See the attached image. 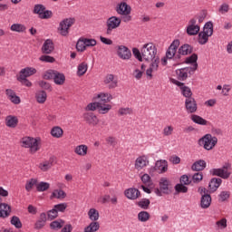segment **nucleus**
Returning <instances> with one entry per match:
<instances>
[{
	"mask_svg": "<svg viewBox=\"0 0 232 232\" xmlns=\"http://www.w3.org/2000/svg\"><path fill=\"white\" fill-rule=\"evenodd\" d=\"M157 53V46H155L153 43L145 44L141 47V55L145 61H156L157 59H160Z\"/></svg>",
	"mask_w": 232,
	"mask_h": 232,
	"instance_id": "nucleus-2",
	"label": "nucleus"
},
{
	"mask_svg": "<svg viewBox=\"0 0 232 232\" xmlns=\"http://www.w3.org/2000/svg\"><path fill=\"white\" fill-rule=\"evenodd\" d=\"M44 79H53L55 84L58 85L64 84V82L66 81V77L64 76V74L53 70H49L45 72V73L44 74Z\"/></svg>",
	"mask_w": 232,
	"mask_h": 232,
	"instance_id": "nucleus-7",
	"label": "nucleus"
},
{
	"mask_svg": "<svg viewBox=\"0 0 232 232\" xmlns=\"http://www.w3.org/2000/svg\"><path fill=\"white\" fill-rule=\"evenodd\" d=\"M201 33L205 34V35H208V37H211V35H213V22L206 23Z\"/></svg>",
	"mask_w": 232,
	"mask_h": 232,
	"instance_id": "nucleus-38",
	"label": "nucleus"
},
{
	"mask_svg": "<svg viewBox=\"0 0 232 232\" xmlns=\"http://www.w3.org/2000/svg\"><path fill=\"white\" fill-rule=\"evenodd\" d=\"M218 12H219V14H221V15H226V14H227L229 12L228 4L223 3L218 8Z\"/></svg>",
	"mask_w": 232,
	"mask_h": 232,
	"instance_id": "nucleus-56",
	"label": "nucleus"
},
{
	"mask_svg": "<svg viewBox=\"0 0 232 232\" xmlns=\"http://www.w3.org/2000/svg\"><path fill=\"white\" fill-rule=\"evenodd\" d=\"M175 190L178 193H188V187L184 186L182 183L181 184H177L175 186Z\"/></svg>",
	"mask_w": 232,
	"mask_h": 232,
	"instance_id": "nucleus-61",
	"label": "nucleus"
},
{
	"mask_svg": "<svg viewBox=\"0 0 232 232\" xmlns=\"http://www.w3.org/2000/svg\"><path fill=\"white\" fill-rule=\"evenodd\" d=\"M63 226H64V221H63L61 219L53 221L50 224L51 229H61V227H63Z\"/></svg>",
	"mask_w": 232,
	"mask_h": 232,
	"instance_id": "nucleus-53",
	"label": "nucleus"
},
{
	"mask_svg": "<svg viewBox=\"0 0 232 232\" xmlns=\"http://www.w3.org/2000/svg\"><path fill=\"white\" fill-rule=\"evenodd\" d=\"M37 179H28L25 183V190L30 192L34 188V186L37 188Z\"/></svg>",
	"mask_w": 232,
	"mask_h": 232,
	"instance_id": "nucleus-48",
	"label": "nucleus"
},
{
	"mask_svg": "<svg viewBox=\"0 0 232 232\" xmlns=\"http://www.w3.org/2000/svg\"><path fill=\"white\" fill-rule=\"evenodd\" d=\"M136 204L137 206H139V208H141V209H148L151 202L148 198H142L141 200L138 201Z\"/></svg>",
	"mask_w": 232,
	"mask_h": 232,
	"instance_id": "nucleus-50",
	"label": "nucleus"
},
{
	"mask_svg": "<svg viewBox=\"0 0 232 232\" xmlns=\"http://www.w3.org/2000/svg\"><path fill=\"white\" fill-rule=\"evenodd\" d=\"M231 162L226 161L222 168L219 169H212L210 170V173L214 175L215 177H219L220 179H223L224 180H227L229 177H231Z\"/></svg>",
	"mask_w": 232,
	"mask_h": 232,
	"instance_id": "nucleus-5",
	"label": "nucleus"
},
{
	"mask_svg": "<svg viewBox=\"0 0 232 232\" xmlns=\"http://www.w3.org/2000/svg\"><path fill=\"white\" fill-rule=\"evenodd\" d=\"M51 198H66V192H64L63 189H55L52 193Z\"/></svg>",
	"mask_w": 232,
	"mask_h": 232,
	"instance_id": "nucleus-43",
	"label": "nucleus"
},
{
	"mask_svg": "<svg viewBox=\"0 0 232 232\" xmlns=\"http://www.w3.org/2000/svg\"><path fill=\"white\" fill-rule=\"evenodd\" d=\"M206 169V161L203 160H199L196 161L191 167V169L193 171H202V169Z\"/></svg>",
	"mask_w": 232,
	"mask_h": 232,
	"instance_id": "nucleus-37",
	"label": "nucleus"
},
{
	"mask_svg": "<svg viewBox=\"0 0 232 232\" xmlns=\"http://www.w3.org/2000/svg\"><path fill=\"white\" fill-rule=\"evenodd\" d=\"M17 124H19V119H17V116H6L5 126H7V128H17Z\"/></svg>",
	"mask_w": 232,
	"mask_h": 232,
	"instance_id": "nucleus-28",
	"label": "nucleus"
},
{
	"mask_svg": "<svg viewBox=\"0 0 232 232\" xmlns=\"http://www.w3.org/2000/svg\"><path fill=\"white\" fill-rule=\"evenodd\" d=\"M151 63L150 67L146 71V75L149 77V79L153 78V72H157L159 70V64H160V59L156 58V60H151Z\"/></svg>",
	"mask_w": 232,
	"mask_h": 232,
	"instance_id": "nucleus-19",
	"label": "nucleus"
},
{
	"mask_svg": "<svg viewBox=\"0 0 232 232\" xmlns=\"http://www.w3.org/2000/svg\"><path fill=\"white\" fill-rule=\"evenodd\" d=\"M34 14H37L40 19H51L53 13L50 10H46V7L43 5H35L34 8Z\"/></svg>",
	"mask_w": 232,
	"mask_h": 232,
	"instance_id": "nucleus-10",
	"label": "nucleus"
},
{
	"mask_svg": "<svg viewBox=\"0 0 232 232\" xmlns=\"http://www.w3.org/2000/svg\"><path fill=\"white\" fill-rule=\"evenodd\" d=\"M229 197H231V192L223 190L218 194V202H227V200H229Z\"/></svg>",
	"mask_w": 232,
	"mask_h": 232,
	"instance_id": "nucleus-42",
	"label": "nucleus"
},
{
	"mask_svg": "<svg viewBox=\"0 0 232 232\" xmlns=\"http://www.w3.org/2000/svg\"><path fill=\"white\" fill-rule=\"evenodd\" d=\"M115 12L118 15H124V14H131V6L126 2H121L115 7Z\"/></svg>",
	"mask_w": 232,
	"mask_h": 232,
	"instance_id": "nucleus-15",
	"label": "nucleus"
},
{
	"mask_svg": "<svg viewBox=\"0 0 232 232\" xmlns=\"http://www.w3.org/2000/svg\"><path fill=\"white\" fill-rule=\"evenodd\" d=\"M141 181L143 182V184H145V186H151V177H150V175L148 174H144L143 176H141Z\"/></svg>",
	"mask_w": 232,
	"mask_h": 232,
	"instance_id": "nucleus-62",
	"label": "nucleus"
},
{
	"mask_svg": "<svg viewBox=\"0 0 232 232\" xmlns=\"http://www.w3.org/2000/svg\"><path fill=\"white\" fill-rule=\"evenodd\" d=\"M232 86L231 84H224L223 91L221 92L224 97H227L229 95V92H231Z\"/></svg>",
	"mask_w": 232,
	"mask_h": 232,
	"instance_id": "nucleus-64",
	"label": "nucleus"
},
{
	"mask_svg": "<svg viewBox=\"0 0 232 232\" xmlns=\"http://www.w3.org/2000/svg\"><path fill=\"white\" fill-rule=\"evenodd\" d=\"M179 46H180V41L174 40L166 52V58L173 59V57H175V53H177V50L179 49Z\"/></svg>",
	"mask_w": 232,
	"mask_h": 232,
	"instance_id": "nucleus-17",
	"label": "nucleus"
},
{
	"mask_svg": "<svg viewBox=\"0 0 232 232\" xmlns=\"http://www.w3.org/2000/svg\"><path fill=\"white\" fill-rule=\"evenodd\" d=\"M121 24V19L119 16H111L106 21V34L111 35L113 30H117Z\"/></svg>",
	"mask_w": 232,
	"mask_h": 232,
	"instance_id": "nucleus-9",
	"label": "nucleus"
},
{
	"mask_svg": "<svg viewBox=\"0 0 232 232\" xmlns=\"http://www.w3.org/2000/svg\"><path fill=\"white\" fill-rule=\"evenodd\" d=\"M200 206H201L202 209H208V208H209V206H211V196L208 194H204L201 197Z\"/></svg>",
	"mask_w": 232,
	"mask_h": 232,
	"instance_id": "nucleus-31",
	"label": "nucleus"
},
{
	"mask_svg": "<svg viewBox=\"0 0 232 232\" xmlns=\"http://www.w3.org/2000/svg\"><path fill=\"white\" fill-rule=\"evenodd\" d=\"M173 84H176V86H179L182 95L186 97V99H193V97H191L193 95V92H191V88L186 86L184 82H180L177 80H174Z\"/></svg>",
	"mask_w": 232,
	"mask_h": 232,
	"instance_id": "nucleus-14",
	"label": "nucleus"
},
{
	"mask_svg": "<svg viewBox=\"0 0 232 232\" xmlns=\"http://www.w3.org/2000/svg\"><path fill=\"white\" fill-rule=\"evenodd\" d=\"M53 160H54V159L51 157V158H49V160H44L41 161L38 164L39 170L44 171V172L50 171V169H52V168H53Z\"/></svg>",
	"mask_w": 232,
	"mask_h": 232,
	"instance_id": "nucleus-18",
	"label": "nucleus"
},
{
	"mask_svg": "<svg viewBox=\"0 0 232 232\" xmlns=\"http://www.w3.org/2000/svg\"><path fill=\"white\" fill-rule=\"evenodd\" d=\"M84 121L91 126H97L99 124V118L93 112H87L83 115Z\"/></svg>",
	"mask_w": 232,
	"mask_h": 232,
	"instance_id": "nucleus-23",
	"label": "nucleus"
},
{
	"mask_svg": "<svg viewBox=\"0 0 232 232\" xmlns=\"http://www.w3.org/2000/svg\"><path fill=\"white\" fill-rule=\"evenodd\" d=\"M198 34V44H201V45L208 44V42L209 41V36L208 34H205L202 32H199Z\"/></svg>",
	"mask_w": 232,
	"mask_h": 232,
	"instance_id": "nucleus-44",
	"label": "nucleus"
},
{
	"mask_svg": "<svg viewBox=\"0 0 232 232\" xmlns=\"http://www.w3.org/2000/svg\"><path fill=\"white\" fill-rule=\"evenodd\" d=\"M21 143L23 148H29L30 153H37L41 150V138L24 137Z\"/></svg>",
	"mask_w": 232,
	"mask_h": 232,
	"instance_id": "nucleus-3",
	"label": "nucleus"
},
{
	"mask_svg": "<svg viewBox=\"0 0 232 232\" xmlns=\"http://www.w3.org/2000/svg\"><path fill=\"white\" fill-rule=\"evenodd\" d=\"M198 59V56L197 54H192L186 59V63L192 64V67H185L176 71L178 79H179V81H186V79H188V75H189V73H193V72L198 68V64L197 63Z\"/></svg>",
	"mask_w": 232,
	"mask_h": 232,
	"instance_id": "nucleus-1",
	"label": "nucleus"
},
{
	"mask_svg": "<svg viewBox=\"0 0 232 232\" xmlns=\"http://www.w3.org/2000/svg\"><path fill=\"white\" fill-rule=\"evenodd\" d=\"M88 217L92 222H97V219L99 218V210L91 208L88 212Z\"/></svg>",
	"mask_w": 232,
	"mask_h": 232,
	"instance_id": "nucleus-47",
	"label": "nucleus"
},
{
	"mask_svg": "<svg viewBox=\"0 0 232 232\" xmlns=\"http://www.w3.org/2000/svg\"><path fill=\"white\" fill-rule=\"evenodd\" d=\"M76 50L78 52H84L86 50V44L84 38H80L76 44Z\"/></svg>",
	"mask_w": 232,
	"mask_h": 232,
	"instance_id": "nucleus-52",
	"label": "nucleus"
},
{
	"mask_svg": "<svg viewBox=\"0 0 232 232\" xmlns=\"http://www.w3.org/2000/svg\"><path fill=\"white\" fill-rule=\"evenodd\" d=\"M124 195L129 200H137L140 197V191L137 188H130L124 191Z\"/></svg>",
	"mask_w": 232,
	"mask_h": 232,
	"instance_id": "nucleus-21",
	"label": "nucleus"
},
{
	"mask_svg": "<svg viewBox=\"0 0 232 232\" xmlns=\"http://www.w3.org/2000/svg\"><path fill=\"white\" fill-rule=\"evenodd\" d=\"M47 98H48V95L46 94V92H44V91H38L35 93V99L39 104H44L46 102Z\"/></svg>",
	"mask_w": 232,
	"mask_h": 232,
	"instance_id": "nucleus-35",
	"label": "nucleus"
},
{
	"mask_svg": "<svg viewBox=\"0 0 232 232\" xmlns=\"http://www.w3.org/2000/svg\"><path fill=\"white\" fill-rule=\"evenodd\" d=\"M110 110H111V105L108 103H98V113L105 115V113H108Z\"/></svg>",
	"mask_w": 232,
	"mask_h": 232,
	"instance_id": "nucleus-39",
	"label": "nucleus"
},
{
	"mask_svg": "<svg viewBox=\"0 0 232 232\" xmlns=\"http://www.w3.org/2000/svg\"><path fill=\"white\" fill-rule=\"evenodd\" d=\"M173 130H174L173 126L168 125L164 127L162 130V135H164V137H169L170 135H173Z\"/></svg>",
	"mask_w": 232,
	"mask_h": 232,
	"instance_id": "nucleus-57",
	"label": "nucleus"
},
{
	"mask_svg": "<svg viewBox=\"0 0 232 232\" xmlns=\"http://www.w3.org/2000/svg\"><path fill=\"white\" fill-rule=\"evenodd\" d=\"M5 93L7 95V99H9L13 104H21V98L17 96L15 92H14L12 89H7Z\"/></svg>",
	"mask_w": 232,
	"mask_h": 232,
	"instance_id": "nucleus-26",
	"label": "nucleus"
},
{
	"mask_svg": "<svg viewBox=\"0 0 232 232\" xmlns=\"http://www.w3.org/2000/svg\"><path fill=\"white\" fill-rule=\"evenodd\" d=\"M169 186H171L169 179H168V178H161L160 179V188H155L154 193H156L158 197H162V193L164 195H169Z\"/></svg>",
	"mask_w": 232,
	"mask_h": 232,
	"instance_id": "nucleus-8",
	"label": "nucleus"
},
{
	"mask_svg": "<svg viewBox=\"0 0 232 232\" xmlns=\"http://www.w3.org/2000/svg\"><path fill=\"white\" fill-rule=\"evenodd\" d=\"M144 68H146V67L144 66V64H142L141 67H140V69H135V70H134L132 75H133V77H135V79H137L138 81H139L140 79H142V73H144Z\"/></svg>",
	"mask_w": 232,
	"mask_h": 232,
	"instance_id": "nucleus-51",
	"label": "nucleus"
},
{
	"mask_svg": "<svg viewBox=\"0 0 232 232\" xmlns=\"http://www.w3.org/2000/svg\"><path fill=\"white\" fill-rule=\"evenodd\" d=\"M222 184V179L220 178H213L209 182V188L211 191H217L218 188H220V185Z\"/></svg>",
	"mask_w": 232,
	"mask_h": 232,
	"instance_id": "nucleus-32",
	"label": "nucleus"
},
{
	"mask_svg": "<svg viewBox=\"0 0 232 232\" xmlns=\"http://www.w3.org/2000/svg\"><path fill=\"white\" fill-rule=\"evenodd\" d=\"M74 153L79 157H86L88 155V147L85 144L78 145L74 148Z\"/></svg>",
	"mask_w": 232,
	"mask_h": 232,
	"instance_id": "nucleus-29",
	"label": "nucleus"
},
{
	"mask_svg": "<svg viewBox=\"0 0 232 232\" xmlns=\"http://www.w3.org/2000/svg\"><path fill=\"white\" fill-rule=\"evenodd\" d=\"M51 135L54 139H61L64 135V130L59 126L53 127L51 130Z\"/></svg>",
	"mask_w": 232,
	"mask_h": 232,
	"instance_id": "nucleus-34",
	"label": "nucleus"
},
{
	"mask_svg": "<svg viewBox=\"0 0 232 232\" xmlns=\"http://www.w3.org/2000/svg\"><path fill=\"white\" fill-rule=\"evenodd\" d=\"M216 226L218 229H226L227 227V219L226 218H221L216 222Z\"/></svg>",
	"mask_w": 232,
	"mask_h": 232,
	"instance_id": "nucleus-54",
	"label": "nucleus"
},
{
	"mask_svg": "<svg viewBox=\"0 0 232 232\" xmlns=\"http://www.w3.org/2000/svg\"><path fill=\"white\" fill-rule=\"evenodd\" d=\"M37 70L34 67H26L20 71V79H26V77H31V75H35Z\"/></svg>",
	"mask_w": 232,
	"mask_h": 232,
	"instance_id": "nucleus-25",
	"label": "nucleus"
},
{
	"mask_svg": "<svg viewBox=\"0 0 232 232\" xmlns=\"http://www.w3.org/2000/svg\"><path fill=\"white\" fill-rule=\"evenodd\" d=\"M133 113V110L131 108H121L118 111V114L121 115V117L124 115H131Z\"/></svg>",
	"mask_w": 232,
	"mask_h": 232,
	"instance_id": "nucleus-55",
	"label": "nucleus"
},
{
	"mask_svg": "<svg viewBox=\"0 0 232 232\" xmlns=\"http://www.w3.org/2000/svg\"><path fill=\"white\" fill-rule=\"evenodd\" d=\"M102 82L109 90H113L119 86V78L114 74L108 73L103 77Z\"/></svg>",
	"mask_w": 232,
	"mask_h": 232,
	"instance_id": "nucleus-11",
	"label": "nucleus"
},
{
	"mask_svg": "<svg viewBox=\"0 0 232 232\" xmlns=\"http://www.w3.org/2000/svg\"><path fill=\"white\" fill-rule=\"evenodd\" d=\"M56 210V213H64V211H66V208H68V204L66 203H60V204H57V205H54L53 207Z\"/></svg>",
	"mask_w": 232,
	"mask_h": 232,
	"instance_id": "nucleus-58",
	"label": "nucleus"
},
{
	"mask_svg": "<svg viewBox=\"0 0 232 232\" xmlns=\"http://www.w3.org/2000/svg\"><path fill=\"white\" fill-rule=\"evenodd\" d=\"M75 24V18L73 17H69L63 19L62 22L59 24L58 27V33L60 35H63V37H66L68 34H70V28Z\"/></svg>",
	"mask_w": 232,
	"mask_h": 232,
	"instance_id": "nucleus-6",
	"label": "nucleus"
},
{
	"mask_svg": "<svg viewBox=\"0 0 232 232\" xmlns=\"http://www.w3.org/2000/svg\"><path fill=\"white\" fill-rule=\"evenodd\" d=\"M150 164V160L148 158V156L143 155V156H140L136 159L135 160V169H137L138 171H140V169H144V168H146V166H148Z\"/></svg>",
	"mask_w": 232,
	"mask_h": 232,
	"instance_id": "nucleus-16",
	"label": "nucleus"
},
{
	"mask_svg": "<svg viewBox=\"0 0 232 232\" xmlns=\"http://www.w3.org/2000/svg\"><path fill=\"white\" fill-rule=\"evenodd\" d=\"M39 59L42 63H55V58L50 55H42Z\"/></svg>",
	"mask_w": 232,
	"mask_h": 232,
	"instance_id": "nucleus-63",
	"label": "nucleus"
},
{
	"mask_svg": "<svg viewBox=\"0 0 232 232\" xmlns=\"http://www.w3.org/2000/svg\"><path fill=\"white\" fill-rule=\"evenodd\" d=\"M117 55L122 61H129V59H131V51L124 45H119L117 47Z\"/></svg>",
	"mask_w": 232,
	"mask_h": 232,
	"instance_id": "nucleus-13",
	"label": "nucleus"
},
{
	"mask_svg": "<svg viewBox=\"0 0 232 232\" xmlns=\"http://www.w3.org/2000/svg\"><path fill=\"white\" fill-rule=\"evenodd\" d=\"M185 108L188 113H195L197 111V102L194 98H187L185 100Z\"/></svg>",
	"mask_w": 232,
	"mask_h": 232,
	"instance_id": "nucleus-20",
	"label": "nucleus"
},
{
	"mask_svg": "<svg viewBox=\"0 0 232 232\" xmlns=\"http://www.w3.org/2000/svg\"><path fill=\"white\" fill-rule=\"evenodd\" d=\"M11 225L14 226L16 229H21L23 227V222H21V219L17 216H13L11 218Z\"/></svg>",
	"mask_w": 232,
	"mask_h": 232,
	"instance_id": "nucleus-49",
	"label": "nucleus"
},
{
	"mask_svg": "<svg viewBox=\"0 0 232 232\" xmlns=\"http://www.w3.org/2000/svg\"><path fill=\"white\" fill-rule=\"evenodd\" d=\"M96 99L98 100V103L108 104V102H110L113 97L108 92H101L97 95Z\"/></svg>",
	"mask_w": 232,
	"mask_h": 232,
	"instance_id": "nucleus-27",
	"label": "nucleus"
},
{
	"mask_svg": "<svg viewBox=\"0 0 232 232\" xmlns=\"http://www.w3.org/2000/svg\"><path fill=\"white\" fill-rule=\"evenodd\" d=\"M153 169L154 171H158V173H166L168 171V161L166 160L156 161Z\"/></svg>",
	"mask_w": 232,
	"mask_h": 232,
	"instance_id": "nucleus-22",
	"label": "nucleus"
},
{
	"mask_svg": "<svg viewBox=\"0 0 232 232\" xmlns=\"http://www.w3.org/2000/svg\"><path fill=\"white\" fill-rule=\"evenodd\" d=\"M49 189H50V183L44 182V181L37 182V184H36V190L39 193H43L44 191H48Z\"/></svg>",
	"mask_w": 232,
	"mask_h": 232,
	"instance_id": "nucleus-40",
	"label": "nucleus"
},
{
	"mask_svg": "<svg viewBox=\"0 0 232 232\" xmlns=\"http://www.w3.org/2000/svg\"><path fill=\"white\" fill-rule=\"evenodd\" d=\"M186 33L188 35H198L200 33V26L197 24V18H191L187 25Z\"/></svg>",
	"mask_w": 232,
	"mask_h": 232,
	"instance_id": "nucleus-12",
	"label": "nucleus"
},
{
	"mask_svg": "<svg viewBox=\"0 0 232 232\" xmlns=\"http://www.w3.org/2000/svg\"><path fill=\"white\" fill-rule=\"evenodd\" d=\"M83 41L85 43V47L86 48H88L90 46H96L97 45V40L96 39L83 38Z\"/></svg>",
	"mask_w": 232,
	"mask_h": 232,
	"instance_id": "nucleus-59",
	"label": "nucleus"
},
{
	"mask_svg": "<svg viewBox=\"0 0 232 232\" xmlns=\"http://www.w3.org/2000/svg\"><path fill=\"white\" fill-rule=\"evenodd\" d=\"M190 119L195 124H199L200 126H208V124H209V121L197 114L191 115Z\"/></svg>",
	"mask_w": 232,
	"mask_h": 232,
	"instance_id": "nucleus-36",
	"label": "nucleus"
},
{
	"mask_svg": "<svg viewBox=\"0 0 232 232\" xmlns=\"http://www.w3.org/2000/svg\"><path fill=\"white\" fill-rule=\"evenodd\" d=\"M193 52V48L189 44H183L179 49V55H189Z\"/></svg>",
	"mask_w": 232,
	"mask_h": 232,
	"instance_id": "nucleus-41",
	"label": "nucleus"
},
{
	"mask_svg": "<svg viewBox=\"0 0 232 232\" xmlns=\"http://www.w3.org/2000/svg\"><path fill=\"white\" fill-rule=\"evenodd\" d=\"M10 30L11 32H16L17 34H24V32H26V25L23 24H13Z\"/></svg>",
	"mask_w": 232,
	"mask_h": 232,
	"instance_id": "nucleus-33",
	"label": "nucleus"
},
{
	"mask_svg": "<svg viewBox=\"0 0 232 232\" xmlns=\"http://www.w3.org/2000/svg\"><path fill=\"white\" fill-rule=\"evenodd\" d=\"M47 216L49 220H53L54 218H57V217H59V214L57 210L53 208V209L47 212Z\"/></svg>",
	"mask_w": 232,
	"mask_h": 232,
	"instance_id": "nucleus-60",
	"label": "nucleus"
},
{
	"mask_svg": "<svg viewBox=\"0 0 232 232\" xmlns=\"http://www.w3.org/2000/svg\"><path fill=\"white\" fill-rule=\"evenodd\" d=\"M150 217L151 216L150 215V212H148V211H140L138 214V220L140 222H148V220H150Z\"/></svg>",
	"mask_w": 232,
	"mask_h": 232,
	"instance_id": "nucleus-46",
	"label": "nucleus"
},
{
	"mask_svg": "<svg viewBox=\"0 0 232 232\" xmlns=\"http://www.w3.org/2000/svg\"><path fill=\"white\" fill-rule=\"evenodd\" d=\"M86 72H88V63L83 62L78 65L77 75L82 77Z\"/></svg>",
	"mask_w": 232,
	"mask_h": 232,
	"instance_id": "nucleus-45",
	"label": "nucleus"
},
{
	"mask_svg": "<svg viewBox=\"0 0 232 232\" xmlns=\"http://www.w3.org/2000/svg\"><path fill=\"white\" fill-rule=\"evenodd\" d=\"M218 143V139L211 134H206L198 141V146L204 148L207 151H211Z\"/></svg>",
	"mask_w": 232,
	"mask_h": 232,
	"instance_id": "nucleus-4",
	"label": "nucleus"
},
{
	"mask_svg": "<svg viewBox=\"0 0 232 232\" xmlns=\"http://www.w3.org/2000/svg\"><path fill=\"white\" fill-rule=\"evenodd\" d=\"M43 53L49 54L53 52V42L52 40H46L42 47Z\"/></svg>",
	"mask_w": 232,
	"mask_h": 232,
	"instance_id": "nucleus-30",
	"label": "nucleus"
},
{
	"mask_svg": "<svg viewBox=\"0 0 232 232\" xmlns=\"http://www.w3.org/2000/svg\"><path fill=\"white\" fill-rule=\"evenodd\" d=\"M12 213V208L6 203H0V218H8Z\"/></svg>",
	"mask_w": 232,
	"mask_h": 232,
	"instance_id": "nucleus-24",
	"label": "nucleus"
}]
</instances>
